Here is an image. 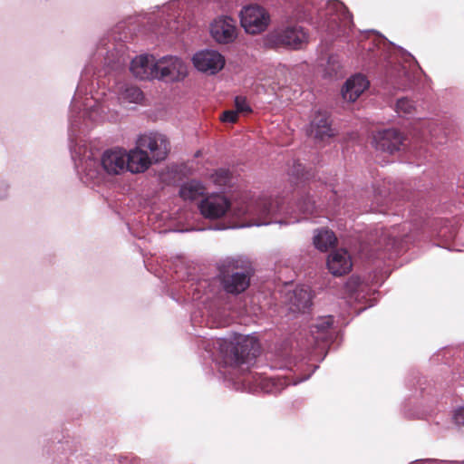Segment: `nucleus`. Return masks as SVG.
Returning <instances> with one entry per match:
<instances>
[{
    "instance_id": "nucleus-1",
    "label": "nucleus",
    "mask_w": 464,
    "mask_h": 464,
    "mask_svg": "<svg viewBox=\"0 0 464 464\" xmlns=\"http://www.w3.org/2000/svg\"><path fill=\"white\" fill-rule=\"evenodd\" d=\"M325 196L317 205L309 194L301 196L294 206L283 197L273 198L267 196L253 198L238 210V215L250 220L249 226H267L277 223L286 226L298 223L319 214L323 208L337 211L343 205V198L332 184L324 185Z\"/></svg>"
},
{
    "instance_id": "nucleus-2",
    "label": "nucleus",
    "mask_w": 464,
    "mask_h": 464,
    "mask_svg": "<svg viewBox=\"0 0 464 464\" xmlns=\"http://www.w3.org/2000/svg\"><path fill=\"white\" fill-rule=\"evenodd\" d=\"M218 275L209 279H188L185 294L204 305L214 315L225 308L227 295L237 296L250 285L254 275L250 261L244 256H227L217 264Z\"/></svg>"
},
{
    "instance_id": "nucleus-3",
    "label": "nucleus",
    "mask_w": 464,
    "mask_h": 464,
    "mask_svg": "<svg viewBox=\"0 0 464 464\" xmlns=\"http://www.w3.org/2000/svg\"><path fill=\"white\" fill-rule=\"evenodd\" d=\"M85 85V80L82 76L72 100L69 115L68 140L72 160L81 179L87 185L96 184L100 181L98 162L92 159V152L88 151L86 145L77 143L78 132L88 130L92 123L103 120L102 113L104 111V104L101 101L100 94L92 92Z\"/></svg>"
},
{
    "instance_id": "nucleus-4",
    "label": "nucleus",
    "mask_w": 464,
    "mask_h": 464,
    "mask_svg": "<svg viewBox=\"0 0 464 464\" xmlns=\"http://www.w3.org/2000/svg\"><path fill=\"white\" fill-rule=\"evenodd\" d=\"M213 362L223 366L248 370L260 353V344L256 337L235 334L233 339L215 338L202 342Z\"/></svg>"
},
{
    "instance_id": "nucleus-5",
    "label": "nucleus",
    "mask_w": 464,
    "mask_h": 464,
    "mask_svg": "<svg viewBox=\"0 0 464 464\" xmlns=\"http://www.w3.org/2000/svg\"><path fill=\"white\" fill-rule=\"evenodd\" d=\"M412 208L409 209L411 220L391 227H378L374 228L376 238L372 239L379 248L392 251L399 255L409 247L410 244L423 238V218L415 217Z\"/></svg>"
},
{
    "instance_id": "nucleus-6",
    "label": "nucleus",
    "mask_w": 464,
    "mask_h": 464,
    "mask_svg": "<svg viewBox=\"0 0 464 464\" xmlns=\"http://www.w3.org/2000/svg\"><path fill=\"white\" fill-rule=\"evenodd\" d=\"M307 43V32L296 24L276 28L264 38V45L269 49L300 50Z\"/></svg>"
},
{
    "instance_id": "nucleus-7",
    "label": "nucleus",
    "mask_w": 464,
    "mask_h": 464,
    "mask_svg": "<svg viewBox=\"0 0 464 464\" xmlns=\"http://www.w3.org/2000/svg\"><path fill=\"white\" fill-rule=\"evenodd\" d=\"M188 74L184 61L177 56H163L158 59L156 79L173 82L182 81Z\"/></svg>"
},
{
    "instance_id": "nucleus-8",
    "label": "nucleus",
    "mask_w": 464,
    "mask_h": 464,
    "mask_svg": "<svg viewBox=\"0 0 464 464\" xmlns=\"http://www.w3.org/2000/svg\"><path fill=\"white\" fill-rule=\"evenodd\" d=\"M321 17L329 16L328 29L334 35H339L343 28L350 27L353 24V14L348 8L339 0H333L327 4V9L324 14H318Z\"/></svg>"
},
{
    "instance_id": "nucleus-9",
    "label": "nucleus",
    "mask_w": 464,
    "mask_h": 464,
    "mask_svg": "<svg viewBox=\"0 0 464 464\" xmlns=\"http://www.w3.org/2000/svg\"><path fill=\"white\" fill-rule=\"evenodd\" d=\"M137 144L147 152L148 150L150 152L151 161L154 162L164 160L170 150L168 138L159 132L140 135L137 140Z\"/></svg>"
},
{
    "instance_id": "nucleus-10",
    "label": "nucleus",
    "mask_w": 464,
    "mask_h": 464,
    "mask_svg": "<svg viewBox=\"0 0 464 464\" xmlns=\"http://www.w3.org/2000/svg\"><path fill=\"white\" fill-rule=\"evenodd\" d=\"M240 23L247 34H256L266 30L269 23V15L259 5H247L240 12Z\"/></svg>"
},
{
    "instance_id": "nucleus-11",
    "label": "nucleus",
    "mask_w": 464,
    "mask_h": 464,
    "mask_svg": "<svg viewBox=\"0 0 464 464\" xmlns=\"http://www.w3.org/2000/svg\"><path fill=\"white\" fill-rule=\"evenodd\" d=\"M404 140L402 133L398 130L384 129L373 135L372 143L376 150L392 155L404 148Z\"/></svg>"
},
{
    "instance_id": "nucleus-12",
    "label": "nucleus",
    "mask_w": 464,
    "mask_h": 464,
    "mask_svg": "<svg viewBox=\"0 0 464 464\" xmlns=\"http://www.w3.org/2000/svg\"><path fill=\"white\" fill-rule=\"evenodd\" d=\"M229 208V200L222 194H211L204 198L198 204L200 214L208 219L223 217Z\"/></svg>"
},
{
    "instance_id": "nucleus-13",
    "label": "nucleus",
    "mask_w": 464,
    "mask_h": 464,
    "mask_svg": "<svg viewBox=\"0 0 464 464\" xmlns=\"http://www.w3.org/2000/svg\"><path fill=\"white\" fill-rule=\"evenodd\" d=\"M192 62L197 70L209 74H216L225 64V59L218 52L208 49L196 53Z\"/></svg>"
},
{
    "instance_id": "nucleus-14",
    "label": "nucleus",
    "mask_w": 464,
    "mask_h": 464,
    "mask_svg": "<svg viewBox=\"0 0 464 464\" xmlns=\"http://www.w3.org/2000/svg\"><path fill=\"white\" fill-rule=\"evenodd\" d=\"M210 34L218 44H230L237 38V23L230 16H219L210 24Z\"/></svg>"
},
{
    "instance_id": "nucleus-15",
    "label": "nucleus",
    "mask_w": 464,
    "mask_h": 464,
    "mask_svg": "<svg viewBox=\"0 0 464 464\" xmlns=\"http://www.w3.org/2000/svg\"><path fill=\"white\" fill-rule=\"evenodd\" d=\"M306 131L317 140H324L334 136L330 113L321 110L315 111Z\"/></svg>"
},
{
    "instance_id": "nucleus-16",
    "label": "nucleus",
    "mask_w": 464,
    "mask_h": 464,
    "mask_svg": "<svg viewBox=\"0 0 464 464\" xmlns=\"http://www.w3.org/2000/svg\"><path fill=\"white\" fill-rule=\"evenodd\" d=\"M126 150L116 148L106 150L101 158V166L109 175H119L126 169Z\"/></svg>"
},
{
    "instance_id": "nucleus-17",
    "label": "nucleus",
    "mask_w": 464,
    "mask_h": 464,
    "mask_svg": "<svg viewBox=\"0 0 464 464\" xmlns=\"http://www.w3.org/2000/svg\"><path fill=\"white\" fill-rule=\"evenodd\" d=\"M158 60L153 55L140 54L132 59L130 70L132 74L141 80H152L157 77Z\"/></svg>"
},
{
    "instance_id": "nucleus-18",
    "label": "nucleus",
    "mask_w": 464,
    "mask_h": 464,
    "mask_svg": "<svg viewBox=\"0 0 464 464\" xmlns=\"http://www.w3.org/2000/svg\"><path fill=\"white\" fill-rule=\"evenodd\" d=\"M326 266L333 276H342L351 271L353 263L349 253L340 249L333 251L328 256Z\"/></svg>"
},
{
    "instance_id": "nucleus-19",
    "label": "nucleus",
    "mask_w": 464,
    "mask_h": 464,
    "mask_svg": "<svg viewBox=\"0 0 464 464\" xmlns=\"http://www.w3.org/2000/svg\"><path fill=\"white\" fill-rule=\"evenodd\" d=\"M334 317L331 315L319 317L309 326L311 338L316 345L328 343L333 338L332 327Z\"/></svg>"
},
{
    "instance_id": "nucleus-20",
    "label": "nucleus",
    "mask_w": 464,
    "mask_h": 464,
    "mask_svg": "<svg viewBox=\"0 0 464 464\" xmlns=\"http://www.w3.org/2000/svg\"><path fill=\"white\" fill-rule=\"evenodd\" d=\"M125 159L128 160L126 170L131 173L144 172L152 163L148 152L138 144L136 148L130 150L129 153L126 152Z\"/></svg>"
},
{
    "instance_id": "nucleus-21",
    "label": "nucleus",
    "mask_w": 464,
    "mask_h": 464,
    "mask_svg": "<svg viewBox=\"0 0 464 464\" xmlns=\"http://www.w3.org/2000/svg\"><path fill=\"white\" fill-rule=\"evenodd\" d=\"M369 86L370 82L367 77L363 74L357 73L346 80L342 89V95L344 100L355 102Z\"/></svg>"
},
{
    "instance_id": "nucleus-22",
    "label": "nucleus",
    "mask_w": 464,
    "mask_h": 464,
    "mask_svg": "<svg viewBox=\"0 0 464 464\" xmlns=\"http://www.w3.org/2000/svg\"><path fill=\"white\" fill-rule=\"evenodd\" d=\"M427 129L422 131V139L433 146L443 145L448 142L450 130L442 124L435 121H425Z\"/></svg>"
},
{
    "instance_id": "nucleus-23",
    "label": "nucleus",
    "mask_w": 464,
    "mask_h": 464,
    "mask_svg": "<svg viewBox=\"0 0 464 464\" xmlns=\"http://www.w3.org/2000/svg\"><path fill=\"white\" fill-rule=\"evenodd\" d=\"M366 34H372L373 39L372 42L368 43L369 36H367V41L362 43V49L368 50L371 58L381 60L383 56L384 60H388L390 57L384 53L382 45L385 46L386 44H389L393 46L394 44L374 30H369L366 32Z\"/></svg>"
},
{
    "instance_id": "nucleus-24",
    "label": "nucleus",
    "mask_w": 464,
    "mask_h": 464,
    "mask_svg": "<svg viewBox=\"0 0 464 464\" xmlns=\"http://www.w3.org/2000/svg\"><path fill=\"white\" fill-rule=\"evenodd\" d=\"M431 227V235L437 236L444 241H450L456 237L457 229L448 219L433 218L427 222Z\"/></svg>"
},
{
    "instance_id": "nucleus-25",
    "label": "nucleus",
    "mask_w": 464,
    "mask_h": 464,
    "mask_svg": "<svg viewBox=\"0 0 464 464\" xmlns=\"http://www.w3.org/2000/svg\"><path fill=\"white\" fill-rule=\"evenodd\" d=\"M290 302L295 311L304 313L312 305L311 293L304 286H298L293 291Z\"/></svg>"
},
{
    "instance_id": "nucleus-26",
    "label": "nucleus",
    "mask_w": 464,
    "mask_h": 464,
    "mask_svg": "<svg viewBox=\"0 0 464 464\" xmlns=\"http://www.w3.org/2000/svg\"><path fill=\"white\" fill-rule=\"evenodd\" d=\"M337 241L334 233L328 228H320L316 230L314 236V245L315 248L322 252L327 251L333 247Z\"/></svg>"
},
{
    "instance_id": "nucleus-27",
    "label": "nucleus",
    "mask_w": 464,
    "mask_h": 464,
    "mask_svg": "<svg viewBox=\"0 0 464 464\" xmlns=\"http://www.w3.org/2000/svg\"><path fill=\"white\" fill-rule=\"evenodd\" d=\"M288 175L292 179V182L295 184L308 182L315 179L314 171L312 169L307 170L304 166L298 161H294L288 170Z\"/></svg>"
},
{
    "instance_id": "nucleus-28",
    "label": "nucleus",
    "mask_w": 464,
    "mask_h": 464,
    "mask_svg": "<svg viewBox=\"0 0 464 464\" xmlns=\"http://www.w3.org/2000/svg\"><path fill=\"white\" fill-rule=\"evenodd\" d=\"M203 184L197 179H191L183 183L179 188V196L184 200H194L204 193Z\"/></svg>"
},
{
    "instance_id": "nucleus-29",
    "label": "nucleus",
    "mask_w": 464,
    "mask_h": 464,
    "mask_svg": "<svg viewBox=\"0 0 464 464\" xmlns=\"http://www.w3.org/2000/svg\"><path fill=\"white\" fill-rule=\"evenodd\" d=\"M210 179L215 185L228 188L232 184L233 175L228 169L219 168L211 174Z\"/></svg>"
},
{
    "instance_id": "nucleus-30",
    "label": "nucleus",
    "mask_w": 464,
    "mask_h": 464,
    "mask_svg": "<svg viewBox=\"0 0 464 464\" xmlns=\"http://www.w3.org/2000/svg\"><path fill=\"white\" fill-rule=\"evenodd\" d=\"M179 30L178 17L174 14H167V18L160 21V24L156 29V33L160 34H168L170 33L177 34Z\"/></svg>"
},
{
    "instance_id": "nucleus-31",
    "label": "nucleus",
    "mask_w": 464,
    "mask_h": 464,
    "mask_svg": "<svg viewBox=\"0 0 464 464\" xmlns=\"http://www.w3.org/2000/svg\"><path fill=\"white\" fill-rule=\"evenodd\" d=\"M143 98L142 91L136 86H129L122 92V99L130 103H139Z\"/></svg>"
},
{
    "instance_id": "nucleus-32",
    "label": "nucleus",
    "mask_w": 464,
    "mask_h": 464,
    "mask_svg": "<svg viewBox=\"0 0 464 464\" xmlns=\"http://www.w3.org/2000/svg\"><path fill=\"white\" fill-rule=\"evenodd\" d=\"M396 111L405 116L411 115L415 111L414 102L408 98H400L396 102Z\"/></svg>"
},
{
    "instance_id": "nucleus-33",
    "label": "nucleus",
    "mask_w": 464,
    "mask_h": 464,
    "mask_svg": "<svg viewBox=\"0 0 464 464\" xmlns=\"http://www.w3.org/2000/svg\"><path fill=\"white\" fill-rule=\"evenodd\" d=\"M320 0H300V5H303V18H313V16L319 12L316 5Z\"/></svg>"
},
{
    "instance_id": "nucleus-34",
    "label": "nucleus",
    "mask_w": 464,
    "mask_h": 464,
    "mask_svg": "<svg viewBox=\"0 0 464 464\" xmlns=\"http://www.w3.org/2000/svg\"><path fill=\"white\" fill-rule=\"evenodd\" d=\"M235 107L236 111H237V114L240 112L249 113L252 111V109L247 103L246 99L243 96H236Z\"/></svg>"
},
{
    "instance_id": "nucleus-35",
    "label": "nucleus",
    "mask_w": 464,
    "mask_h": 464,
    "mask_svg": "<svg viewBox=\"0 0 464 464\" xmlns=\"http://www.w3.org/2000/svg\"><path fill=\"white\" fill-rule=\"evenodd\" d=\"M238 114L236 111H225L222 113L221 121L228 123H235L237 120Z\"/></svg>"
},
{
    "instance_id": "nucleus-36",
    "label": "nucleus",
    "mask_w": 464,
    "mask_h": 464,
    "mask_svg": "<svg viewBox=\"0 0 464 464\" xmlns=\"http://www.w3.org/2000/svg\"><path fill=\"white\" fill-rule=\"evenodd\" d=\"M453 420L457 426L464 427V405L455 411Z\"/></svg>"
},
{
    "instance_id": "nucleus-37",
    "label": "nucleus",
    "mask_w": 464,
    "mask_h": 464,
    "mask_svg": "<svg viewBox=\"0 0 464 464\" xmlns=\"http://www.w3.org/2000/svg\"><path fill=\"white\" fill-rule=\"evenodd\" d=\"M262 388L266 390V392H276L278 391L277 388H268V384L272 383L273 386H276L275 380L273 378H262L261 380Z\"/></svg>"
},
{
    "instance_id": "nucleus-38",
    "label": "nucleus",
    "mask_w": 464,
    "mask_h": 464,
    "mask_svg": "<svg viewBox=\"0 0 464 464\" xmlns=\"http://www.w3.org/2000/svg\"><path fill=\"white\" fill-rule=\"evenodd\" d=\"M328 66H332V71L337 74L338 71L341 69V64L339 63L337 57L334 55H331L328 58Z\"/></svg>"
},
{
    "instance_id": "nucleus-39",
    "label": "nucleus",
    "mask_w": 464,
    "mask_h": 464,
    "mask_svg": "<svg viewBox=\"0 0 464 464\" xmlns=\"http://www.w3.org/2000/svg\"><path fill=\"white\" fill-rule=\"evenodd\" d=\"M360 284H361L360 277L353 276L350 277V279L347 283V285L351 290L354 291L357 289V287L360 285Z\"/></svg>"
},
{
    "instance_id": "nucleus-40",
    "label": "nucleus",
    "mask_w": 464,
    "mask_h": 464,
    "mask_svg": "<svg viewBox=\"0 0 464 464\" xmlns=\"http://www.w3.org/2000/svg\"><path fill=\"white\" fill-rule=\"evenodd\" d=\"M452 381L456 382L458 385H464V372H453L452 373Z\"/></svg>"
},
{
    "instance_id": "nucleus-41",
    "label": "nucleus",
    "mask_w": 464,
    "mask_h": 464,
    "mask_svg": "<svg viewBox=\"0 0 464 464\" xmlns=\"http://www.w3.org/2000/svg\"><path fill=\"white\" fill-rule=\"evenodd\" d=\"M398 49L401 52V56H402L403 60L405 62H411V61L414 63H417V61L415 60V58L410 53L406 52L401 47H398Z\"/></svg>"
},
{
    "instance_id": "nucleus-42",
    "label": "nucleus",
    "mask_w": 464,
    "mask_h": 464,
    "mask_svg": "<svg viewBox=\"0 0 464 464\" xmlns=\"http://www.w3.org/2000/svg\"><path fill=\"white\" fill-rule=\"evenodd\" d=\"M318 368V366H314V369L312 371V372H310L309 374H306L304 376H303L302 378H299L298 380L295 381L294 382V384L296 385L304 381H306L307 379L310 378V376L312 375V373Z\"/></svg>"
},
{
    "instance_id": "nucleus-43",
    "label": "nucleus",
    "mask_w": 464,
    "mask_h": 464,
    "mask_svg": "<svg viewBox=\"0 0 464 464\" xmlns=\"http://www.w3.org/2000/svg\"><path fill=\"white\" fill-rule=\"evenodd\" d=\"M430 462H437L436 459H423V460H416L415 464H427Z\"/></svg>"
},
{
    "instance_id": "nucleus-44",
    "label": "nucleus",
    "mask_w": 464,
    "mask_h": 464,
    "mask_svg": "<svg viewBox=\"0 0 464 464\" xmlns=\"http://www.w3.org/2000/svg\"><path fill=\"white\" fill-rule=\"evenodd\" d=\"M163 7H164L163 13H165V12L170 10L171 5H164Z\"/></svg>"
},
{
    "instance_id": "nucleus-45",
    "label": "nucleus",
    "mask_w": 464,
    "mask_h": 464,
    "mask_svg": "<svg viewBox=\"0 0 464 464\" xmlns=\"http://www.w3.org/2000/svg\"><path fill=\"white\" fill-rule=\"evenodd\" d=\"M130 464H138V459H136L135 458L130 459Z\"/></svg>"
},
{
    "instance_id": "nucleus-46",
    "label": "nucleus",
    "mask_w": 464,
    "mask_h": 464,
    "mask_svg": "<svg viewBox=\"0 0 464 464\" xmlns=\"http://www.w3.org/2000/svg\"><path fill=\"white\" fill-rule=\"evenodd\" d=\"M123 460H124V461H127V460H129V458H128V457H123V458L121 459V461H123Z\"/></svg>"
},
{
    "instance_id": "nucleus-47",
    "label": "nucleus",
    "mask_w": 464,
    "mask_h": 464,
    "mask_svg": "<svg viewBox=\"0 0 464 464\" xmlns=\"http://www.w3.org/2000/svg\"><path fill=\"white\" fill-rule=\"evenodd\" d=\"M407 200H409V201L411 200V197L407 196Z\"/></svg>"
},
{
    "instance_id": "nucleus-48",
    "label": "nucleus",
    "mask_w": 464,
    "mask_h": 464,
    "mask_svg": "<svg viewBox=\"0 0 464 464\" xmlns=\"http://www.w3.org/2000/svg\"><path fill=\"white\" fill-rule=\"evenodd\" d=\"M101 94L105 95V91H102Z\"/></svg>"
},
{
    "instance_id": "nucleus-49",
    "label": "nucleus",
    "mask_w": 464,
    "mask_h": 464,
    "mask_svg": "<svg viewBox=\"0 0 464 464\" xmlns=\"http://www.w3.org/2000/svg\"><path fill=\"white\" fill-rule=\"evenodd\" d=\"M420 207V203L418 202L417 205H415V208H419Z\"/></svg>"
}]
</instances>
